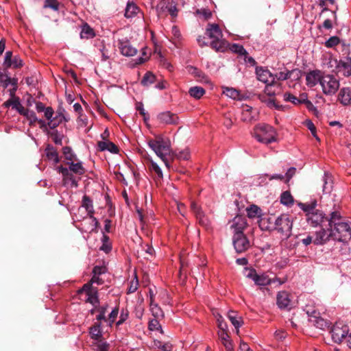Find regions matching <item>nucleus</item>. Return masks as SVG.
Returning a JSON list of instances; mask_svg holds the SVG:
<instances>
[{"label":"nucleus","mask_w":351,"mask_h":351,"mask_svg":"<svg viewBox=\"0 0 351 351\" xmlns=\"http://www.w3.org/2000/svg\"><path fill=\"white\" fill-rule=\"evenodd\" d=\"M280 203L288 207L293 205L294 199L290 192L288 191H284L280 195Z\"/></svg>","instance_id":"nucleus-37"},{"label":"nucleus","mask_w":351,"mask_h":351,"mask_svg":"<svg viewBox=\"0 0 351 351\" xmlns=\"http://www.w3.org/2000/svg\"><path fill=\"white\" fill-rule=\"evenodd\" d=\"M232 243L237 253H243L250 247V242L245 234H234Z\"/></svg>","instance_id":"nucleus-13"},{"label":"nucleus","mask_w":351,"mask_h":351,"mask_svg":"<svg viewBox=\"0 0 351 351\" xmlns=\"http://www.w3.org/2000/svg\"><path fill=\"white\" fill-rule=\"evenodd\" d=\"M306 219L309 226L317 228L323 227L324 223L328 222V218L322 210L317 209L313 213H308Z\"/></svg>","instance_id":"nucleus-12"},{"label":"nucleus","mask_w":351,"mask_h":351,"mask_svg":"<svg viewBox=\"0 0 351 351\" xmlns=\"http://www.w3.org/2000/svg\"><path fill=\"white\" fill-rule=\"evenodd\" d=\"M156 81V76L150 71H147L141 80V84L143 86H149Z\"/></svg>","instance_id":"nucleus-43"},{"label":"nucleus","mask_w":351,"mask_h":351,"mask_svg":"<svg viewBox=\"0 0 351 351\" xmlns=\"http://www.w3.org/2000/svg\"><path fill=\"white\" fill-rule=\"evenodd\" d=\"M320 85L324 94L332 95L336 93L339 88V81L332 75H323Z\"/></svg>","instance_id":"nucleus-7"},{"label":"nucleus","mask_w":351,"mask_h":351,"mask_svg":"<svg viewBox=\"0 0 351 351\" xmlns=\"http://www.w3.org/2000/svg\"><path fill=\"white\" fill-rule=\"evenodd\" d=\"M219 338L221 343L225 346L227 351H232L233 346L232 341L230 340V337L227 332V330L220 329L218 332Z\"/></svg>","instance_id":"nucleus-30"},{"label":"nucleus","mask_w":351,"mask_h":351,"mask_svg":"<svg viewBox=\"0 0 351 351\" xmlns=\"http://www.w3.org/2000/svg\"><path fill=\"white\" fill-rule=\"evenodd\" d=\"M341 43L340 38L337 36H333L330 37L324 43V46L326 48H333L335 46L338 45Z\"/></svg>","instance_id":"nucleus-52"},{"label":"nucleus","mask_w":351,"mask_h":351,"mask_svg":"<svg viewBox=\"0 0 351 351\" xmlns=\"http://www.w3.org/2000/svg\"><path fill=\"white\" fill-rule=\"evenodd\" d=\"M60 3L58 0H45L43 8H51L54 11L59 10Z\"/></svg>","instance_id":"nucleus-54"},{"label":"nucleus","mask_w":351,"mask_h":351,"mask_svg":"<svg viewBox=\"0 0 351 351\" xmlns=\"http://www.w3.org/2000/svg\"><path fill=\"white\" fill-rule=\"evenodd\" d=\"M148 328L151 331L160 330L162 332V327L157 318L153 319L149 321L148 324Z\"/></svg>","instance_id":"nucleus-56"},{"label":"nucleus","mask_w":351,"mask_h":351,"mask_svg":"<svg viewBox=\"0 0 351 351\" xmlns=\"http://www.w3.org/2000/svg\"><path fill=\"white\" fill-rule=\"evenodd\" d=\"M228 317L232 324L236 329L237 334L239 332V328L243 325V322L241 316H239L237 312L230 311L228 313Z\"/></svg>","instance_id":"nucleus-28"},{"label":"nucleus","mask_w":351,"mask_h":351,"mask_svg":"<svg viewBox=\"0 0 351 351\" xmlns=\"http://www.w3.org/2000/svg\"><path fill=\"white\" fill-rule=\"evenodd\" d=\"M157 119L160 123L165 125L177 124L178 122V116L170 111L159 113L157 116Z\"/></svg>","instance_id":"nucleus-20"},{"label":"nucleus","mask_w":351,"mask_h":351,"mask_svg":"<svg viewBox=\"0 0 351 351\" xmlns=\"http://www.w3.org/2000/svg\"><path fill=\"white\" fill-rule=\"evenodd\" d=\"M98 225L97 219L93 215H91L84 217L77 227L82 232L91 234L93 232H97Z\"/></svg>","instance_id":"nucleus-11"},{"label":"nucleus","mask_w":351,"mask_h":351,"mask_svg":"<svg viewBox=\"0 0 351 351\" xmlns=\"http://www.w3.org/2000/svg\"><path fill=\"white\" fill-rule=\"evenodd\" d=\"M306 313L308 316V322L311 325L322 330L328 327V322L321 317L319 313L317 311L313 310L310 311L306 310Z\"/></svg>","instance_id":"nucleus-14"},{"label":"nucleus","mask_w":351,"mask_h":351,"mask_svg":"<svg viewBox=\"0 0 351 351\" xmlns=\"http://www.w3.org/2000/svg\"><path fill=\"white\" fill-rule=\"evenodd\" d=\"M338 101L345 106H351V88L343 87L338 94Z\"/></svg>","instance_id":"nucleus-25"},{"label":"nucleus","mask_w":351,"mask_h":351,"mask_svg":"<svg viewBox=\"0 0 351 351\" xmlns=\"http://www.w3.org/2000/svg\"><path fill=\"white\" fill-rule=\"evenodd\" d=\"M205 34L212 39L210 46L213 49L217 52H224L227 50L228 43L222 38L223 34L218 24L209 23Z\"/></svg>","instance_id":"nucleus-2"},{"label":"nucleus","mask_w":351,"mask_h":351,"mask_svg":"<svg viewBox=\"0 0 351 351\" xmlns=\"http://www.w3.org/2000/svg\"><path fill=\"white\" fill-rule=\"evenodd\" d=\"M289 70L287 68L284 69V71H279L276 73L274 76L275 77V80H278L279 81H285L289 80Z\"/></svg>","instance_id":"nucleus-57"},{"label":"nucleus","mask_w":351,"mask_h":351,"mask_svg":"<svg viewBox=\"0 0 351 351\" xmlns=\"http://www.w3.org/2000/svg\"><path fill=\"white\" fill-rule=\"evenodd\" d=\"M63 162V165H62L56 167L57 173H62V176H69V171L80 176L85 173V169L82 165V162H80L79 159L76 161Z\"/></svg>","instance_id":"nucleus-6"},{"label":"nucleus","mask_w":351,"mask_h":351,"mask_svg":"<svg viewBox=\"0 0 351 351\" xmlns=\"http://www.w3.org/2000/svg\"><path fill=\"white\" fill-rule=\"evenodd\" d=\"M64 109H60V110H58L56 112V116L53 118V120H51V121H49L47 123V125L48 126L51 128V129H55L56 128H57L60 123H62V122H68L69 120V118L67 117L64 114Z\"/></svg>","instance_id":"nucleus-23"},{"label":"nucleus","mask_w":351,"mask_h":351,"mask_svg":"<svg viewBox=\"0 0 351 351\" xmlns=\"http://www.w3.org/2000/svg\"><path fill=\"white\" fill-rule=\"evenodd\" d=\"M332 177H324L323 178V192L324 193H330L332 189Z\"/></svg>","instance_id":"nucleus-51"},{"label":"nucleus","mask_w":351,"mask_h":351,"mask_svg":"<svg viewBox=\"0 0 351 351\" xmlns=\"http://www.w3.org/2000/svg\"><path fill=\"white\" fill-rule=\"evenodd\" d=\"M284 100L285 101L291 102L292 104L295 105H299L300 101H298V99L297 97L294 96L291 93H286L284 94Z\"/></svg>","instance_id":"nucleus-60"},{"label":"nucleus","mask_w":351,"mask_h":351,"mask_svg":"<svg viewBox=\"0 0 351 351\" xmlns=\"http://www.w3.org/2000/svg\"><path fill=\"white\" fill-rule=\"evenodd\" d=\"M118 47L121 53L124 56H134L137 53V49L132 45L128 39L119 40Z\"/></svg>","instance_id":"nucleus-18"},{"label":"nucleus","mask_w":351,"mask_h":351,"mask_svg":"<svg viewBox=\"0 0 351 351\" xmlns=\"http://www.w3.org/2000/svg\"><path fill=\"white\" fill-rule=\"evenodd\" d=\"M298 206L306 213V217H308V214L315 211L317 202L316 201L311 203H299Z\"/></svg>","instance_id":"nucleus-36"},{"label":"nucleus","mask_w":351,"mask_h":351,"mask_svg":"<svg viewBox=\"0 0 351 351\" xmlns=\"http://www.w3.org/2000/svg\"><path fill=\"white\" fill-rule=\"evenodd\" d=\"M25 117H27L31 123L38 122L40 125L41 128L46 126L45 121L43 119H38L36 115V113L32 110H29L25 111Z\"/></svg>","instance_id":"nucleus-40"},{"label":"nucleus","mask_w":351,"mask_h":351,"mask_svg":"<svg viewBox=\"0 0 351 351\" xmlns=\"http://www.w3.org/2000/svg\"><path fill=\"white\" fill-rule=\"evenodd\" d=\"M191 208L193 213L195 214L196 217L199 221V223L202 226H207L208 220L204 217L203 212L202 211L201 208L197 206V204L195 202H191Z\"/></svg>","instance_id":"nucleus-31"},{"label":"nucleus","mask_w":351,"mask_h":351,"mask_svg":"<svg viewBox=\"0 0 351 351\" xmlns=\"http://www.w3.org/2000/svg\"><path fill=\"white\" fill-rule=\"evenodd\" d=\"M119 314V308L117 306L114 307L110 314L108 315V317H107V321L106 322L107 323V326L111 327L114 322H115V319H117Z\"/></svg>","instance_id":"nucleus-48"},{"label":"nucleus","mask_w":351,"mask_h":351,"mask_svg":"<svg viewBox=\"0 0 351 351\" xmlns=\"http://www.w3.org/2000/svg\"><path fill=\"white\" fill-rule=\"evenodd\" d=\"M177 0H161L158 5L160 12L169 13L171 17L178 16Z\"/></svg>","instance_id":"nucleus-15"},{"label":"nucleus","mask_w":351,"mask_h":351,"mask_svg":"<svg viewBox=\"0 0 351 351\" xmlns=\"http://www.w3.org/2000/svg\"><path fill=\"white\" fill-rule=\"evenodd\" d=\"M45 154L47 160L52 162L54 165H57L60 161L57 149L50 144H48L46 146L45 149Z\"/></svg>","instance_id":"nucleus-26"},{"label":"nucleus","mask_w":351,"mask_h":351,"mask_svg":"<svg viewBox=\"0 0 351 351\" xmlns=\"http://www.w3.org/2000/svg\"><path fill=\"white\" fill-rule=\"evenodd\" d=\"M322 75L319 70L310 71L306 76V85L309 87H313L318 83L320 84Z\"/></svg>","instance_id":"nucleus-24"},{"label":"nucleus","mask_w":351,"mask_h":351,"mask_svg":"<svg viewBox=\"0 0 351 351\" xmlns=\"http://www.w3.org/2000/svg\"><path fill=\"white\" fill-rule=\"evenodd\" d=\"M334 62L337 64L339 72H342L344 76L351 75V58L347 57L344 60H340L339 62L337 60H334Z\"/></svg>","instance_id":"nucleus-22"},{"label":"nucleus","mask_w":351,"mask_h":351,"mask_svg":"<svg viewBox=\"0 0 351 351\" xmlns=\"http://www.w3.org/2000/svg\"><path fill=\"white\" fill-rule=\"evenodd\" d=\"M90 338L94 340H99L102 337L101 323H95L89 328Z\"/></svg>","instance_id":"nucleus-33"},{"label":"nucleus","mask_w":351,"mask_h":351,"mask_svg":"<svg viewBox=\"0 0 351 351\" xmlns=\"http://www.w3.org/2000/svg\"><path fill=\"white\" fill-rule=\"evenodd\" d=\"M289 79L291 81H298L302 77V73L299 69H294L291 71L289 70Z\"/></svg>","instance_id":"nucleus-53"},{"label":"nucleus","mask_w":351,"mask_h":351,"mask_svg":"<svg viewBox=\"0 0 351 351\" xmlns=\"http://www.w3.org/2000/svg\"><path fill=\"white\" fill-rule=\"evenodd\" d=\"M247 215L249 218L253 219L260 216L261 209L254 204H252L246 208Z\"/></svg>","instance_id":"nucleus-44"},{"label":"nucleus","mask_w":351,"mask_h":351,"mask_svg":"<svg viewBox=\"0 0 351 351\" xmlns=\"http://www.w3.org/2000/svg\"><path fill=\"white\" fill-rule=\"evenodd\" d=\"M82 206L86 210L87 215H94L95 210L93 208V200L86 195H84L82 197Z\"/></svg>","instance_id":"nucleus-35"},{"label":"nucleus","mask_w":351,"mask_h":351,"mask_svg":"<svg viewBox=\"0 0 351 351\" xmlns=\"http://www.w3.org/2000/svg\"><path fill=\"white\" fill-rule=\"evenodd\" d=\"M191 158V153L189 148H186L183 150L176 149L171 151L169 158L173 160L175 158L179 160H188Z\"/></svg>","instance_id":"nucleus-29"},{"label":"nucleus","mask_w":351,"mask_h":351,"mask_svg":"<svg viewBox=\"0 0 351 351\" xmlns=\"http://www.w3.org/2000/svg\"><path fill=\"white\" fill-rule=\"evenodd\" d=\"M62 154L64 158V162L76 161L78 159L70 147H64L62 148Z\"/></svg>","instance_id":"nucleus-38"},{"label":"nucleus","mask_w":351,"mask_h":351,"mask_svg":"<svg viewBox=\"0 0 351 351\" xmlns=\"http://www.w3.org/2000/svg\"><path fill=\"white\" fill-rule=\"evenodd\" d=\"M97 147L98 149L101 152L107 150L112 154H117L119 152L118 147L114 143L109 141H99Z\"/></svg>","instance_id":"nucleus-27"},{"label":"nucleus","mask_w":351,"mask_h":351,"mask_svg":"<svg viewBox=\"0 0 351 351\" xmlns=\"http://www.w3.org/2000/svg\"><path fill=\"white\" fill-rule=\"evenodd\" d=\"M245 276L252 280L254 284L258 287H265L269 285L274 282L269 276L265 274H258L253 268H245Z\"/></svg>","instance_id":"nucleus-9"},{"label":"nucleus","mask_w":351,"mask_h":351,"mask_svg":"<svg viewBox=\"0 0 351 351\" xmlns=\"http://www.w3.org/2000/svg\"><path fill=\"white\" fill-rule=\"evenodd\" d=\"M149 306L152 314L155 318H158L163 315L162 309L154 301L149 302Z\"/></svg>","instance_id":"nucleus-45"},{"label":"nucleus","mask_w":351,"mask_h":351,"mask_svg":"<svg viewBox=\"0 0 351 351\" xmlns=\"http://www.w3.org/2000/svg\"><path fill=\"white\" fill-rule=\"evenodd\" d=\"M276 304L280 309H290L291 300L287 291H279L276 297Z\"/></svg>","instance_id":"nucleus-21"},{"label":"nucleus","mask_w":351,"mask_h":351,"mask_svg":"<svg viewBox=\"0 0 351 351\" xmlns=\"http://www.w3.org/2000/svg\"><path fill=\"white\" fill-rule=\"evenodd\" d=\"M187 69H188V71L191 75H194L195 77H196L200 80H203V79L206 78V77L205 73L202 71H201L200 69H197L195 66H188Z\"/></svg>","instance_id":"nucleus-50"},{"label":"nucleus","mask_w":351,"mask_h":351,"mask_svg":"<svg viewBox=\"0 0 351 351\" xmlns=\"http://www.w3.org/2000/svg\"><path fill=\"white\" fill-rule=\"evenodd\" d=\"M256 74L257 79L265 84L273 85L275 83V77L268 69L257 67L256 69Z\"/></svg>","instance_id":"nucleus-19"},{"label":"nucleus","mask_w":351,"mask_h":351,"mask_svg":"<svg viewBox=\"0 0 351 351\" xmlns=\"http://www.w3.org/2000/svg\"><path fill=\"white\" fill-rule=\"evenodd\" d=\"M349 327L342 322H336L330 329V334L335 343H339L348 336Z\"/></svg>","instance_id":"nucleus-8"},{"label":"nucleus","mask_w":351,"mask_h":351,"mask_svg":"<svg viewBox=\"0 0 351 351\" xmlns=\"http://www.w3.org/2000/svg\"><path fill=\"white\" fill-rule=\"evenodd\" d=\"M322 228L317 231L313 238V243L315 245H324L328 242L330 239H332V234L330 228L328 226L326 229Z\"/></svg>","instance_id":"nucleus-16"},{"label":"nucleus","mask_w":351,"mask_h":351,"mask_svg":"<svg viewBox=\"0 0 351 351\" xmlns=\"http://www.w3.org/2000/svg\"><path fill=\"white\" fill-rule=\"evenodd\" d=\"M230 49L233 52L238 53L239 55H241V56L247 53V51L245 49V48L243 47V45H239V44H237V43L232 44Z\"/></svg>","instance_id":"nucleus-59"},{"label":"nucleus","mask_w":351,"mask_h":351,"mask_svg":"<svg viewBox=\"0 0 351 351\" xmlns=\"http://www.w3.org/2000/svg\"><path fill=\"white\" fill-rule=\"evenodd\" d=\"M252 108L247 105L243 107L242 117L241 119L243 121H251L254 117L252 114Z\"/></svg>","instance_id":"nucleus-46"},{"label":"nucleus","mask_w":351,"mask_h":351,"mask_svg":"<svg viewBox=\"0 0 351 351\" xmlns=\"http://www.w3.org/2000/svg\"><path fill=\"white\" fill-rule=\"evenodd\" d=\"M215 316L217 319L218 327L219 328V329L227 330L228 326L226 323L224 322L223 317L219 313H217Z\"/></svg>","instance_id":"nucleus-63"},{"label":"nucleus","mask_w":351,"mask_h":351,"mask_svg":"<svg viewBox=\"0 0 351 351\" xmlns=\"http://www.w3.org/2000/svg\"><path fill=\"white\" fill-rule=\"evenodd\" d=\"M43 112H44V116L46 118V119L48 121V122L51 121V120H53V118L54 117H53L54 114V110L51 107H50V106L47 107L46 110Z\"/></svg>","instance_id":"nucleus-64"},{"label":"nucleus","mask_w":351,"mask_h":351,"mask_svg":"<svg viewBox=\"0 0 351 351\" xmlns=\"http://www.w3.org/2000/svg\"><path fill=\"white\" fill-rule=\"evenodd\" d=\"M78 292L79 293H85L86 302L91 304L93 306L99 304L98 289L96 287L90 283H86Z\"/></svg>","instance_id":"nucleus-10"},{"label":"nucleus","mask_w":351,"mask_h":351,"mask_svg":"<svg viewBox=\"0 0 351 351\" xmlns=\"http://www.w3.org/2000/svg\"><path fill=\"white\" fill-rule=\"evenodd\" d=\"M328 226L330 228L333 240L347 242L351 239V227L339 210H336L330 213Z\"/></svg>","instance_id":"nucleus-1"},{"label":"nucleus","mask_w":351,"mask_h":351,"mask_svg":"<svg viewBox=\"0 0 351 351\" xmlns=\"http://www.w3.org/2000/svg\"><path fill=\"white\" fill-rule=\"evenodd\" d=\"M293 219L288 214H282L275 220L274 230L282 239H287L291 235Z\"/></svg>","instance_id":"nucleus-5"},{"label":"nucleus","mask_w":351,"mask_h":351,"mask_svg":"<svg viewBox=\"0 0 351 351\" xmlns=\"http://www.w3.org/2000/svg\"><path fill=\"white\" fill-rule=\"evenodd\" d=\"M101 243L102 245L100 247V250L108 253L112 250V244L110 241V238L108 235H106L105 233H103L102 237H101Z\"/></svg>","instance_id":"nucleus-41"},{"label":"nucleus","mask_w":351,"mask_h":351,"mask_svg":"<svg viewBox=\"0 0 351 351\" xmlns=\"http://www.w3.org/2000/svg\"><path fill=\"white\" fill-rule=\"evenodd\" d=\"M254 136L258 141L269 144L276 141V132L272 126L261 123L255 126Z\"/></svg>","instance_id":"nucleus-4"},{"label":"nucleus","mask_w":351,"mask_h":351,"mask_svg":"<svg viewBox=\"0 0 351 351\" xmlns=\"http://www.w3.org/2000/svg\"><path fill=\"white\" fill-rule=\"evenodd\" d=\"M139 12V8L134 3L128 1L125 9V16L132 18Z\"/></svg>","instance_id":"nucleus-34"},{"label":"nucleus","mask_w":351,"mask_h":351,"mask_svg":"<svg viewBox=\"0 0 351 351\" xmlns=\"http://www.w3.org/2000/svg\"><path fill=\"white\" fill-rule=\"evenodd\" d=\"M108 308V305L107 304L97 307V315H96V319L98 321L97 323L106 322L107 321L106 313Z\"/></svg>","instance_id":"nucleus-39"},{"label":"nucleus","mask_w":351,"mask_h":351,"mask_svg":"<svg viewBox=\"0 0 351 351\" xmlns=\"http://www.w3.org/2000/svg\"><path fill=\"white\" fill-rule=\"evenodd\" d=\"M95 36L94 29L87 23H84L82 25V30L80 32V38L82 39H90Z\"/></svg>","instance_id":"nucleus-32"},{"label":"nucleus","mask_w":351,"mask_h":351,"mask_svg":"<svg viewBox=\"0 0 351 351\" xmlns=\"http://www.w3.org/2000/svg\"><path fill=\"white\" fill-rule=\"evenodd\" d=\"M306 126L311 132L312 135L317 140L319 141V137L317 135L316 128L314 123L311 120H306Z\"/></svg>","instance_id":"nucleus-62"},{"label":"nucleus","mask_w":351,"mask_h":351,"mask_svg":"<svg viewBox=\"0 0 351 351\" xmlns=\"http://www.w3.org/2000/svg\"><path fill=\"white\" fill-rule=\"evenodd\" d=\"M148 145L164 162L166 167L169 168L170 162L167 156L168 155L169 157L171 151L169 142L165 141L162 137H158L156 139L149 140L148 142Z\"/></svg>","instance_id":"nucleus-3"},{"label":"nucleus","mask_w":351,"mask_h":351,"mask_svg":"<svg viewBox=\"0 0 351 351\" xmlns=\"http://www.w3.org/2000/svg\"><path fill=\"white\" fill-rule=\"evenodd\" d=\"M129 316V312L127 309L123 308L121 311L119 319L118 322H117V326H120L123 324L128 318Z\"/></svg>","instance_id":"nucleus-61"},{"label":"nucleus","mask_w":351,"mask_h":351,"mask_svg":"<svg viewBox=\"0 0 351 351\" xmlns=\"http://www.w3.org/2000/svg\"><path fill=\"white\" fill-rule=\"evenodd\" d=\"M247 226V219L241 215H237L231 222L230 229L234 234H244L243 231Z\"/></svg>","instance_id":"nucleus-17"},{"label":"nucleus","mask_w":351,"mask_h":351,"mask_svg":"<svg viewBox=\"0 0 351 351\" xmlns=\"http://www.w3.org/2000/svg\"><path fill=\"white\" fill-rule=\"evenodd\" d=\"M223 93L233 99H239L240 93L235 88L226 87L223 89Z\"/></svg>","instance_id":"nucleus-47"},{"label":"nucleus","mask_w":351,"mask_h":351,"mask_svg":"<svg viewBox=\"0 0 351 351\" xmlns=\"http://www.w3.org/2000/svg\"><path fill=\"white\" fill-rule=\"evenodd\" d=\"M138 287V280L137 278L136 275H135L134 279L130 282V286L128 289V293H134Z\"/></svg>","instance_id":"nucleus-58"},{"label":"nucleus","mask_w":351,"mask_h":351,"mask_svg":"<svg viewBox=\"0 0 351 351\" xmlns=\"http://www.w3.org/2000/svg\"><path fill=\"white\" fill-rule=\"evenodd\" d=\"M189 93L192 97L199 99L205 94V90L200 86H193L190 88Z\"/></svg>","instance_id":"nucleus-42"},{"label":"nucleus","mask_w":351,"mask_h":351,"mask_svg":"<svg viewBox=\"0 0 351 351\" xmlns=\"http://www.w3.org/2000/svg\"><path fill=\"white\" fill-rule=\"evenodd\" d=\"M50 136L55 144L58 145H62L63 135L60 134L58 130H54L50 133Z\"/></svg>","instance_id":"nucleus-55"},{"label":"nucleus","mask_w":351,"mask_h":351,"mask_svg":"<svg viewBox=\"0 0 351 351\" xmlns=\"http://www.w3.org/2000/svg\"><path fill=\"white\" fill-rule=\"evenodd\" d=\"M136 110L143 117L145 123H147L149 120V115L144 109V106L142 102L136 103Z\"/></svg>","instance_id":"nucleus-49"}]
</instances>
